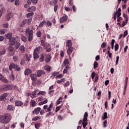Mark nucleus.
Here are the masks:
<instances>
[{"instance_id":"obj_25","label":"nucleus","mask_w":129,"mask_h":129,"mask_svg":"<svg viewBox=\"0 0 129 129\" xmlns=\"http://www.w3.org/2000/svg\"><path fill=\"white\" fill-rule=\"evenodd\" d=\"M88 116V113H87V112H85L84 115V118H83L84 121H87Z\"/></svg>"},{"instance_id":"obj_50","label":"nucleus","mask_w":129,"mask_h":129,"mask_svg":"<svg viewBox=\"0 0 129 129\" xmlns=\"http://www.w3.org/2000/svg\"><path fill=\"white\" fill-rule=\"evenodd\" d=\"M2 81H3V82H5V83H9V80L7 79H2Z\"/></svg>"},{"instance_id":"obj_1","label":"nucleus","mask_w":129,"mask_h":129,"mask_svg":"<svg viewBox=\"0 0 129 129\" xmlns=\"http://www.w3.org/2000/svg\"><path fill=\"white\" fill-rule=\"evenodd\" d=\"M12 118V114L10 113H6L4 115H0V122L2 123H9L11 121Z\"/></svg>"},{"instance_id":"obj_12","label":"nucleus","mask_w":129,"mask_h":129,"mask_svg":"<svg viewBox=\"0 0 129 129\" xmlns=\"http://www.w3.org/2000/svg\"><path fill=\"white\" fill-rule=\"evenodd\" d=\"M13 17V13H8V14L6 16V21L7 22H9V21H10V20H11V18Z\"/></svg>"},{"instance_id":"obj_60","label":"nucleus","mask_w":129,"mask_h":129,"mask_svg":"<svg viewBox=\"0 0 129 129\" xmlns=\"http://www.w3.org/2000/svg\"><path fill=\"white\" fill-rule=\"evenodd\" d=\"M38 101H42V100H44V97L41 96L38 98Z\"/></svg>"},{"instance_id":"obj_35","label":"nucleus","mask_w":129,"mask_h":129,"mask_svg":"<svg viewBox=\"0 0 129 129\" xmlns=\"http://www.w3.org/2000/svg\"><path fill=\"white\" fill-rule=\"evenodd\" d=\"M46 94L45 91H40L37 93V95H45Z\"/></svg>"},{"instance_id":"obj_52","label":"nucleus","mask_w":129,"mask_h":129,"mask_svg":"<svg viewBox=\"0 0 129 129\" xmlns=\"http://www.w3.org/2000/svg\"><path fill=\"white\" fill-rule=\"evenodd\" d=\"M106 123H107V121H106V120L104 121V122L103 123V127H106V126H107Z\"/></svg>"},{"instance_id":"obj_6","label":"nucleus","mask_w":129,"mask_h":129,"mask_svg":"<svg viewBox=\"0 0 129 129\" xmlns=\"http://www.w3.org/2000/svg\"><path fill=\"white\" fill-rule=\"evenodd\" d=\"M40 111H41V108L40 107H37V108H35L32 111V113L33 114H36V115H38V114L40 113Z\"/></svg>"},{"instance_id":"obj_5","label":"nucleus","mask_w":129,"mask_h":129,"mask_svg":"<svg viewBox=\"0 0 129 129\" xmlns=\"http://www.w3.org/2000/svg\"><path fill=\"white\" fill-rule=\"evenodd\" d=\"M68 20V16L67 15H65L64 16L60 18L59 22L60 24H63L64 22H66Z\"/></svg>"},{"instance_id":"obj_49","label":"nucleus","mask_w":129,"mask_h":129,"mask_svg":"<svg viewBox=\"0 0 129 129\" xmlns=\"http://www.w3.org/2000/svg\"><path fill=\"white\" fill-rule=\"evenodd\" d=\"M42 35V33H41V31H38L36 33V36L38 37V38L40 37V36Z\"/></svg>"},{"instance_id":"obj_23","label":"nucleus","mask_w":129,"mask_h":129,"mask_svg":"<svg viewBox=\"0 0 129 129\" xmlns=\"http://www.w3.org/2000/svg\"><path fill=\"white\" fill-rule=\"evenodd\" d=\"M21 40L23 42H27V37L24 36V34L21 35Z\"/></svg>"},{"instance_id":"obj_24","label":"nucleus","mask_w":129,"mask_h":129,"mask_svg":"<svg viewBox=\"0 0 129 129\" xmlns=\"http://www.w3.org/2000/svg\"><path fill=\"white\" fill-rule=\"evenodd\" d=\"M54 115V113L52 111H49L48 113L46 114L45 115L46 117H49V116H53Z\"/></svg>"},{"instance_id":"obj_31","label":"nucleus","mask_w":129,"mask_h":129,"mask_svg":"<svg viewBox=\"0 0 129 129\" xmlns=\"http://www.w3.org/2000/svg\"><path fill=\"white\" fill-rule=\"evenodd\" d=\"M113 15H115L117 18H119L121 15V13L116 12L113 13Z\"/></svg>"},{"instance_id":"obj_36","label":"nucleus","mask_w":129,"mask_h":129,"mask_svg":"<svg viewBox=\"0 0 129 129\" xmlns=\"http://www.w3.org/2000/svg\"><path fill=\"white\" fill-rule=\"evenodd\" d=\"M24 58L26 59V61H30V58L29 57V55H28V54L26 53L24 55Z\"/></svg>"},{"instance_id":"obj_4","label":"nucleus","mask_w":129,"mask_h":129,"mask_svg":"<svg viewBox=\"0 0 129 129\" xmlns=\"http://www.w3.org/2000/svg\"><path fill=\"white\" fill-rule=\"evenodd\" d=\"M13 89L12 85H3L0 88V90L1 91H6L7 90H11Z\"/></svg>"},{"instance_id":"obj_63","label":"nucleus","mask_w":129,"mask_h":129,"mask_svg":"<svg viewBox=\"0 0 129 129\" xmlns=\"http://www.w3.org/2000/svg\"><path fill=\"white\" fill-rule=\"evenodd\" d=\"M5 54H6V50H4L2 51H0V55H5Z\"/></svg>"},{"instance_id":"obj_44","label":"nucleus","mask_w":129,"mask_h":129,"mask_svg":"<svg viewBox=\"0 0 129 129\" xmlns=\"http://www.w3.org/2000/svg\"><path fill=\"white\" fill-rule=\"evenodd\" d=\"M3 27L4 28H6V29H7V28H9V23H8L7 22L4 23L3 24Z\"/></svg>"},{"instance_id":"obj_13","label":"nucleus","mask_w":129,"mask_h":129,"mask_svg":"<svg viewBox=\"0 0 129 129\" xmlns=\"http://www.w3.org/2000/svg\"><path fill=\"white\" fill-rule=\"evenodd\" d=\"M30 78H31V80H32V81H35L36 80H37V74H31L30 75Z\"/></svg>"},{"instance_id":"obj_32","label":"nucleus","mask_w":129,"mask_h":129,"mask_svg":"<svg viewBox=\"0 0 129 129\" xmlns=\"http://www.w3.org/2000/svg\"><path fill=\"white\" fill-rule=\"evenodd\" d=\"M30 103H31V106H32V107L36 106V101H35V100H32L30 101Z\"/></svg>"},{"instance_id":"obj_38","label":"nucleus","mask_w":129,"mask_h":129,"mask_svg":"<svg viewBox=\"0 0 129 129\" xmlns=\"http://www.w3.org/2000/svg\"><path fill=\"white\" fill-rule=\"evenodd\" d=\"M40 62H43L44 61V55L43 54H41V57L39 58Z\"/></svg>"},{"instance_id":"obj_17","label":"nucleus","mask_w":129,"mask_h":129,"mask_svg":"<svg viewBox=\"0 0 129 129\" xmlns=\"http://www.w3.org/2000/svg\"><path fill=\"white\" fill-rule=\"evenodd\" d=\"M67 47L68 48H72V42H71V40H68L67 41Z\"/></svg>"},{"instance_id":"obj_28","label":"nucleus","mask_w":129,"mask_h":129,"mask_svg":"<svg viewBox=\"0 0 129 129\" xmlns=\"http://www.w3.org/2000/svg\"><path fill=\"white\" fill-rule=\"evenodd\" d=\"M12 36H13V34H12V33H9L6 35V38H7V39H9V40H10L12 38Z\"/></svg>"},{"instance_id":"obj_11","label":"nucleus","mask_w":129,"mask_h":129,"mask_svg":"<svg viewBox=\"0 0 129 129\" xmlns=\"http://www.w3.org/2000/svg\"><path fill=\"white\" fill-rule=\"evenodd\" d=\"M7 97L8 94L7 93H4L0 96V101H3V100L6 99V98H7Z\"/></svg>"},{"instance_id":"obj_2","label":"nucleus","mask_w":129,"mask_h":129,"mask_svg":"<svg viewBox=\"0 0 129 129\" xmlns=\"http://www.w3.org/2000/svg\"><path fill=\"white\" fill-rule=\"evenodd\" d=\"M34 32L32 30H30V28H27L25 30V35L27 37V39L29 42H31L34 38Z\"/></svg>"},{"instance_id":"obj_58","label":"nucleus","mask_w":129,"mask_h":129,"mask_svg":"<svg viewBox=\"0 0 129 129\" xmlns=\"http://www.w3.org/2000/svg\"><path fill=\"white\" fill-rule=\"evenodd\" d=\"M87 121H84V120H83V122H82V124H83V125H85V126L87 125L88 123H87Z\"/></svg>"},{"instance_id":"obj_48","label":"nucleus","mask_w":129,"mask_h":129,"mask_svg":"<svg viewBox=\"0 0 129 129\" xmlns=\"http://www.w3.org/2000/svg\"><path fill=\"white\" fill-rule=\"evenodd\" d=\"M46 25L47 27H51V26H52V23L50 21H47Z\"/></svg>"},{"instance_id":"obj_7","label":"nucleus","mask_w":129,"mask_h":129,"mask_svg":"<svg viewBox=\"0 0 129 129\" xmlns=\"http://www.w3.org/2000/svg\"><path fill=\"white\" fill-rule=\"evenodd\" d=\"M10 45L11 46H15V44H16V42H17V40H16V38L13 37L11 39H9Z\"/></svg>"},{"instance_id":"obj_9","label":"nucleus","mask_w":129,"mask_h":129,"mask_svg":"<svg viewBox=\"0 0 129 129\" xmlns=\"http://www.w3.org/2000/svg\"><path fill=\"white\" fill-rule=\"evenodd\" d=\"M51 59H52V56H51V55H50V54H47L46 56L45 62H46L47 63L51 62Z\"/></svg>"},{"instance_id":"obj_21","label":"nucleus","mask_w":129,"mask_h":129,"mask_svg":"<svg viewBox=\"0 0 129 129\" xmlns=\"http://www.w3.org/2000/svg\"><path fill=\"white\" fill-rule=\"evenodd\" d=\"M30 73H32V71L30 69H26L24 72L25 75H29Z\"/></svg>"},{"instance_id":"obj_27","label":"nucleus","mask_w":129,"mask_h":129,"mask_svg":"<svg viewBox=\"0 0 129 129\" xmlns=\"http://www.w3.org/2000/svg\"><path fill=\"white\" fill-rule=\"evenodd\" d=\"M41 49V50H42V47L41 46H38L37 47H36L35 49H34V52L35 53H39V51H40V49Z\"/></svg>"},{"instance_id":"obj_39","label":"nucleus","mask_w":129,"mask_h":129,"mask_svg":"<svg viewBox=\"0 0 129 129\" xmlns=\"http://www.w3.org/2000/svg\"><path fill=\"white\" fill-rule=\"evenodd\" d=\"M40 125H41V124L40 123H35V128L39 129V127H40Z\"/></svg>"},{"instance_id":"obj_57","label":"nucleus","mask_w":129,"mask_h":129,"mask_svg":"<svg viewBox=\"0 0 129 129\" xmlns=\"http://www.w3.org/2000/svg\"><path fill=\"white\" fill-rule=\"evenodd\" d=\"M5 33H6V30L5 29H3V30H1V31H0L1 35H4Z\"/></svg>"},{"instance_id":"obj_51","label":"nucleus","mask_w":129,"mask_h":129,"mask_svg":"<svg viewBox=\"0 0 129 129\" xmlns=\"http://www.w3.org/2000/svg\"><path fill=\"white\" fill-rule=\"evenodd\" d=\"M106 46V43L103 42L102 43L101 47L102 48H103V49H104V48H105Z\"/></svg>"},{"instance_id":"obj_29","label":"nucleus","mask_w":129,"mask_h":129,"mask_svg":"<svg viewBox=\"0 0 129 129\" xmlns=\"http://www.w3.org/2000/svg\"><path fill=\"white\" fill-rule=\"evenodd\" d=\"M15 45L16 49H19L20 46H21V44L19 41H16Z\"/></svg>"},{"instance_id":"obj_26","label":"nucleus","mask_w":129,"mask_h":129,"mask_svg":"<svg viewBox=\"0 0 129 129\" xmlns=\"http://www.w3.org/2000/svg\"><path fill=\"white\" fill-rule=\"evenodd\" d=\"M39 53L38 52H35L33 53V58L34 60H36V59H38L39 58V55H38Z\"/></svg>"},{"instance_id":"obj_55","label":"nucleus","mask_w":129,"mask_h":129,"mask_svg":"<svg viewBox=\"0 0 129 129\" xmlns=\"http://www.w3.org/2000/svg\"><path fill=\"white\" fill-rule=\"evenodd\" d=\"M118 50V44H116L115 45V52H116V51H117Z\"/></svg>"},{"instance_id":"obj_14","label":"nucleus","mask_w":129,"mask_h":129,"mask_svg":"<svg viewBox=\"0 0 129 129\" xmlns=\"http://www.w3.org/2000/svg\"><path fill=\"white\" fill-rule=\"evenodd\" d=\"M36 7L35 6H32L30 7L28 10L27 12L28 13H32V12H35L36 11Z\"/></svg>"},{"instance_id":"obj_37","label":"nucleus","mask_w":129,"mask_h":129,"mask_svg":"<svg viewBox=\"0 0 129 129\" xmlns=\"http://www.w3.org/2000/svg\"><path fill=\"white\" fill-rule=\"evenodd\" d=\"M45 24H46V21L44 20L39 24V27H43Z\"/></svg>"},{"instance_id":"obj_46","label":"nucleus","mask_w":129,"mask_h":129,"mask_svg":"<svg viewBox=\"0 0 129 129\" xmlns=\"http://www.w3.org/2000/svg\"><path fill=\"white\" fill-rule=\"evenodd\" d=\"M64 64L65 65H68V64H69V60H68V59H66L64 60Z\"/></svg>"},{"instance_id":"obj_30","label":"nucleus","mask_w":129,"mask_h":129,"mask_svg":"<svg viewBox=\"0 0 129 129\" xmlns=\"http://www.w3.org/2000/svg\"><path fill=\"white\" fill-rule=\"evenodd\" d=\"M19 50H20V51H21L22 53L25 52V46H24V45H21L19 47Z\"/></svg>"},{"instance_id":"obj_53","label":"nucleus","mask_w":129,"mask_h":129,"mask_svg":"<svg viewBox=\"0 0 129 129\" xmlns=\"http://www.w3.org/2000/svg\"><path fill=\"white\" fill-rule=\"evenodd\" d=\"M15 6H19L20 5V2H19V0H15Z\"/></svg>"},{"instance_id":"obj_8","label":"nucleus","mask_w":129,"mask_h":129,"mask_svg":"<svg viewBox=\"0 0 129 129\" xmlns=\"http://www.w3.org/2000/svg\"><path fill=\"white\" fill-rule=\"evenodd\" d=\"M45 75V71L42 70H39L37 71V77H41L42 75Z\"/></svg>"},{"instance_id":"obj_20","label":"nucleus","mask_w":129,"mask_h":129,"mask_svg":"<svg viewBox=\"0 0 129 129\" xmlns=\"http://www.w3.org/2000/svg\"><path fill=\"white\" fill-rule=\"evenodd\" d=\"M73 51V47H69V48L67 50V53L68 55H71L72 54V52Z\"/></svg>"},{"instance_id":"obj_59","label":"nucleus","mask_w":129,"mask_h":129,"mask_svg":"<svg viewBox=\"0 0 129 129\" xmlns=\"http://www.w3.org/2000/svg\"><path fill=\"white\" fill-rule=\"evenodd\" d=\"M26 25V23L25 22V21L24 20L20 24V27H24Z\"/></svg>"},{"instance_id":"obj_43","label":"nucleus","mask_w":129,"mask_h":129,"mask_svg":"<svg viewBox=\"0 0 129 129\" xmlns=\"http://www.w3.org/2000/svg\"><path fill=\"white\" fill-rule=\"evenodd\" d=\"M0 13H5V8L0 6Z\"/></svg>"},{"instance_id":"obj_33","label":"nucleus","mask_w":129,"mask_h":129,"mask_svg":"<svg viewBox=\"0 0 129 129\" xmlns=\"http://www.w3.org/2000/svg\"><path fill=\"white\" fill-rule=\"evenodd\" d=\"M41 118L40 116H36V117H34L32 118V121H36L37 120H39V119H40Z\"/></svg>"},{"instance_id":"obj_22","label":"nucleus","mask_w":129,"mask_h":129,"mask_svg":"<svg viewBox=\"0 0 129 129\" xmlns=\"http://www.w3.org/2000/svg\"><path fill=\"white\" fill-rule=\"evenodd\" d=\"M44 70L47 71V72H50L51 71V67L49 65H46L44 67Z\"/></svg>"},{"instance_id":"obj_19","label":"nucleus","mask_w":129,"mask_h":129,"mask_svg":"<svg viewBox=\"0 0 129 129\" xmlns=\"http://www.w3.org/2000/svg\"><path fill=\"white\" fill-rule=\"evenodd\" d=\"M52 108H53V103L51 102L49 104L48 108H47V109L46 110V112H49L51 111V110H52Z\"/></svg>"},{"instance_id":"obj_34","label":"nucleus","mask_w":129,"mask_h":129,"mask_svg":"<svg viewBox=\"0 0 129 129\" xmlns=\"http://www.w3.org/2000/svg\"><path fill=\"white\" fill-rule=\"evenodd\" d=\"M33 15H34V13L31 12L26 15V18H31V17H32Z\"/></svg>"},{"instance_id":"obj_40","label":"nucleus","mask_w":129,"mask_h":129,"mask_svg":"<svg viewBox=\"0 0 129 129\" xmlns=\"http://www.w3.org/2000/svg\"><path fill=\"white\" fill-rule=\"evenodd\" d=\"M15 100H16V99H15V97H12L10 99V101L12 103H14V102H15Z\"/></svg>"},{"instance_id":"obj_16","label":"nucleus","mask_w":129,"mask_h":129,"mask_svg":"<svg viewBox=\"0 0 129 129\" xmlns=\"http://www.w3.org/2000/svg\"><path fill=\"white\" fill-rule=\"evenodd\" d=\"M15 106H22L23 105V103L22 101L19 100H17L15 103Z\"/></svg>"},{"instance_id":"obj_47","label":"nucleus","mask_w":129,"mask_h":129,"mask_svg":"<svg viewBox=\"0 0 129 129\" xmlns=\"http://www.w3.org/2000/svg\"><path fill=\"white\" fill-rule=\"evenodd\" d=\"M8 50L10 52H13L14 51V47L13 46H9L8 47Z\"/></svg>"},{"instance_id":"obj_62","label":"nucleus","mask_w":129,"mask_h":129,"mask_svg":"<svg viewBox=\"0 0 129 129\" xmlns=\"http://www.w3.org/2000/svg\"><path fill=\"white\" fill-rule=\"evenodd\" d=\"M46 50V52H51V47H49L48 48L47 47V48H45Z\"/></svg>"},{"instance_id":"obj_54","label":"nucleus","mask_w":129,"mask_h":129,"mask_svg":"<svg viewBox=\"0 0 129 129\" xmlns=\"http://www.w3.org/2000/svg\"><path fill=\"white\" fill-rule=\"evenodd\" d=\"M44 47L45 49H47V48H49L50 47V43H46Z\"/></svg>"},{"instance_id":"obj_15","label":"nucleus","mask_w":129,"mask_h":129,"mask_svg":"<svg viewBox=\"0 0 129 129\" xmlns=\"http://www.w3.org/2000/svg\"><path fill=\"white\" fill-rule=\"evenodd\" d=\"M32 18L30 17L29 19H25L24 21L25 24H27V25H31V23H32Z\"/></svg>"},{"instance_id":"obj_3","label":"nucleus","mask_w":129,"mask_h":129,"mask_svg":"<svg viewBox=\"0 0 129 129\" xmlns=\"http://www.w3.org/2000/svg\"><path fill=\"white\" fill-rule=\"evenodd\" d=\"M13 69H15L16 71H20L21 70V68L19 67L18 64L11 63L9 65V70L11 72V74H13L14 72Z\"/></svg>"},{"instance_id":"obj_10","label":"nucleus","mask_w":129,"mask_h":129,"mask_svg":"<svg viewBox=\"0 0 129 129\" xmlns=\"http://www.w3.org/2000/svg\"><path fill=\"white\" fill-rule=\"evenodd\" d=\"M7 110L8 111H13L15 110V106L13 105H9L7 107Z\"/></svg>"},{"instance_id":"obj_45","label":"nucleus","mask_w":129,"mask_h":129,"mask_svg":"<svg viewBox=\"0 0 129 129\" xmlns=\"http://www.w3.org/2000/svg\"><path fill=\"white\" fill-rule=\"evenodd\" d=\"M41 44L42 46H43V47H45V46L46 45V42L44 41V40H42L41 41Z\"/></svg>"},{"instance_id":"obj_18","label":"nucleus","mask_w":129,"mask_h":129,"mask_svg":"<svg viewBox=\"0 0 129 129\" xmlns=\"http://www.w3.org/2000/svg\"><path fill=\"white\" fill-rule=\"evenodd\" d=\"M38 91V89H35L34 91L32 92L31 94H29L28 95L30 96V97H31V98H34V96H35V95H36V94H37V91Z\"/></svg>"},{"instance_id":"obj_41","label":"nucleus","mask_w":129,"mask_h":129,"mask_svg":"<svg viewBox=\"0 0 129 129\" xmlns=\"http://www.w3.org/2000/svg\"><path fill=\"white\" fill-rule=\"evenodd\" d=\"M107 118V112H105L103 114V119H106Z\"/></svg>"},{"instance_id":"obj_61","label":"nucleus","mask_w":129,"mask_h":129,"mask_svg":"<svg viewBox=\"0 0 129 129\" xmlns=\"http://www.w3.org/2000/svg\"><path fill=\"white\" fill-rule=\"evenodd\" d=\"M13 60L15 62H17L18 61V57L17 56H13Z\"/></svg>"},{"instance_id":"obj_56","label":"nucleus","mask_w":129,"mask_h":129,"mask_svg":"<svg viewBox=\"0 0 129 129\" xmlns=\"http://www.w3.org/2000/svg\"><path fill=\"white\" fill-rule=\"evenodd\" d=\"M60 108H61L60 106L56 107L55 109V112H57L58 111H59V110H60Z\"/></svg>"},{"instance_id":"obj_42","label":"nucleus","mask_w":129,"mask_h":129,"mask_svg":"<svg viewBox=\"0 0 129 129\" xmlns=\"http://www.w3.org/2000/svg\"><path fill=\"white\" fill-rule=\"evenodd\" d=\"M98 66V62L95 61L94 63V69H96Z\"/></svg>"},{"instance_id":"obj_64","label":"nucleus","mask_w":129,"mask_h":129,"mask_svg":"<svg viewBox=\"0 0 129 129\" xmlns=\"http://www.w3.org/2000/svg\"><path fill=\"white\" fill-rule=\"evenodd\" d=\"M126 36H127V30H126L123 33V37H126Z\"/></svg>"}]
</instances>
